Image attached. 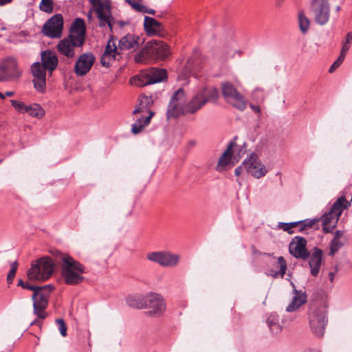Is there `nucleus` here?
I'll use <instances>...</instances> for the list:
<instances>
[{
    "label": "nucleus",
    "instance_id": "nucleus-1",
    "mask_svg": "<svg viewBox=\"0 0 352 352\" xmlns=\"http://www.w3.org/2000/svg\"><path fill=\"white\" fill-rule=\"evenodd\" d=\"M85 21L82 19L78 18L72 23L68 37L64 38L58 42V51L67 58L74 57L76 48L81 47L85 42Z\"/></svg>",
    "mask_w": 352,
    "mask_h": 352
},
{
    "label": "nucleus",
    "instance_id": "nucleus-2",
    "mask_svg": "<svg viewBox=\"0 0 352 352\" xmlns=\"http://www.w3.org/2000/svg\"><path fill=\"white\" fill-rule=\"evenodd\" d=\"M56 256L61 263V276L66 284L75 285L83 281L82 274L85 273L83 265L69 255L61 252H58Z\"/></svg>",
    "mask_w": 352,
    "mask_h": 352
},
{
    "label": "nucleus",
    "instance_id": "nucleus-3",
    "mask_svg": "<svg viewBox=\"0 0 352 352\" xmlns=\"http://www.w3.org/2000/svg\"><path fill=\"white\" fill-rule=\"evenodd\" d=\"M170 54L168 45L162 41L152 40L135 55L136 63H146L148 60H162Z\"/></svg>",
    "mask_w": 352,
    "mask_h": 352
},
{
    "label": "nucleus",
    "instance_id": "nucleus-4",
    "mask_svg": "<svg viewBox=\"0 0 352 352\" xmlns=\"http://www.w3.org/2000/svg\"><path fill=\"white\" fill-rule=\"evenodd\" d=\"M52 291L51 285L43 287H37L32 295L34 313L38 318L30 322V327H42L43 320L46 317L45 309L48 304V298Z\"/></svg>",
    "mask_w": 352,
    "mask_h": 352
},
{
    "label": "nucleus",
    "instance_id": "nucleus-5",
    "mask_svg": "<svg viewBox=\"0 0 352 352\" xmlns=\"http://www.w3.org/2000/svg\"><path fill=\"white\" fill-rule=\"evenodd\" d=\"M219 98V91L214 87H204L199 89L186 104V114H194L210 102H216Z\"/></svg>",
    "mask_w": 352,
    "mask_h": 352
},
{
    "label": "nucleus",
    "instance_id": "nucleus-6",
    "mask_svg": "<svg viewBox=\"0 0 352 352\" xmlns=\"http://www.w3.org/2000/svg\"><path fill=\"white\" fill-rule=\"evenodd\" d=\"M54 262L48 257L36 260L28 270L27 276L29 280L44 281L47 280L54 272Z\"/></svg>",
    "mask_w": 352,
    "mask_h": 352
},
{
    "label": "nucleus",
    "instance_id": "nucleus-7",
    "mask_svg": "<svg viewBox=\"0 0 352 352\" xmlns=\"http://www.w3.org/2000/svg\"><path fill=\"white\" fill-rule=\"evenodd\" d=\"M311 302L320 308V311L316 314L317 323L314 320L311 322V327L324 329L327 323L326 316L327 308L328 307L327 294L324 289H319L314 291L311 296Z\"/></svg>",
    "mask_w": 352,
    "mask_h": 352
},
{
    "label": "nucleus",
    "instance_id": "nucleus-8",
    "mask_svg": "<svg viewBox=\"0 0 352 352\" xmlns=\"http://www.w3.org/2000/svg\"><path fill=\"white\" fill-rule=\"evenodd\" d=\"M167 305L164 296L157 292H150L146 294L144 309L150 317L162 316L166 311Z\"/></svg>",
    "mask_w": 352,
    "mask_h": 352
},
{
    "label": "nucleus",
    "instance_id": "nucleus-9",
    "mask_svg": "<svg viewBox=\"0 0 352 352\" xmlns=\"http://www.w3.org/2000/svg\"><path fill=\"white\" fill-rule=\"evenodd\" d=\"M166 78V72L163 69L151 68L145 74L137 76L131 79V84L144 87L151 84L162 82Z\"/></svg>",
    "mask_w": 352,
    "mask_h": 352
},
{
    "label": "nucleus",
    "instance_id": "nucleus-10",
    "mask_svg": "<svg viewBox=\"0 0 352 352\" xmlns=\"http://www.w3.org/2000/svg\"><path fill=\"white\" fill-rule=\"evenodd\" d=\"M245 171L254 178L260 179L267 175L269 169L254 153L247 156L243 161Z\"/></svg>",
    "mask_w": 352,
    "mask_h": 352
},
{
    "label": "nucleus",
    "instance_id": "nucleus-11",
    "mask_svg": "<svg viewBox=\"0 0 352 352\" xmlns=\"http://www.w3.org/2000/svg\"><path fill=\"white\" fill-rule=\"evenodd\" d=\"M186 104L187 102L185 91L183 89H179L170 98L166 113L168 119L186 114Z\"/></svg>",
    "mask_w": 352,
    "mask_h": 352
},
{
    "label": "nucleus",
    "instance_id": "nucleus-12",
    "mask_svg": "<svg viewBox=\"0 0 352 352\" xmlns=\"http://www.w3.org/2000/svg\"><path fill=\"white\" fill-rule=\"evenodd\" d=\"M146 258L163 267H174L179 264L180 256L168 251H157L148 253Z\"/></svg>",
    "mask_w": 352,
    "mask_h": 352
},
{
    "label": "nucleus",
    "instance_id": "nucleus-13",
    "mask_svg": "<svg viewBox=\"0 0 352 352\" xmlns=\"http://www.w3.org/2000/svg\"><path fill=\"white\" fill-rule=\"evenodd\" d=\"M222 94L228 102L234 107L243 111L246 108V100L230 82H224L221 85Z\"/></svg>",
    "mask_w": 352,
    "mask_h": 352
},
{
    "label": "nucleus",
    "instance_id": "nucleus-14",
    "mask_svg": "<svg viewBox=\"0 0 352 352\" xmlns=\"http://www.w3.org/2000/svg\"><path fill=\"white\" fill-rule=\"evenodd\" d=\"M63 28V18L60 14H56L49 19L43 25L42 32L50 38H60Z\"/></svg>",
    "mask_w": 352,
    "mask_h": 352
},
{
    "label": "nucleus",
    "instance_id": "nucleus-15",
    "mask_svg": "<svg viewBox=\"0 0 352 352\" xmlns=\"http://www.w3.org/2000/svg\"><path fill=\"white\" fill-rule=\"evenodd\" d=\"M311 6L316 22L322 25L327 23L330 12L329 0H311Z\"/></svg>",
    "mask_w": 352,
    "mask_h": 352
},
{
    "label": "nucleus",
    "instance_id": "nucleus-16",
    "mask_svg": "<svg viewBox=\"0 0 352 352\" xmlns=\"http://www.w3.org/2000/svg\"><path fill=\"white\" fill-rule=\"evenodd\" d=\"M241 146H238L234 142H231L229 144L227 149L219 158L218 166L224 167L230 162L234 163L235 162H238L241 157Z\"/></svg>",
    "mask_w": 352,
    "mask_h": 352
},
{
    "label": "nucleus",
    "instance_id": "nucleus-17",
    "mask_svg": "<svg viewBox=\"0 0 352 352\" xmlns=\"http://www.w3.org/2000/svg\"><path fill=\"white\" fill-rule=\"evenodd\" d=\"M47 69L39 62L34 63L32 66V74L34 88L39 92H44L46 85Z\"/></svg>",
    "mask_w": 352,
    "mask_h": 352
},
{
    "label": "nucleus",
    "instance_id": "nucleus-18",
    "mask_svg": "<svg viewBox=\"0 0 352 352\" xmlns=\"http://www.w3.org/2000/svg\"><path fill=\"white\" fill-rule=\"evenodd\" d=\"M94 62L95 56L92 53L82 54L75 63V73L79 76H85L90 71Z\"/></svg>",
    "mask_w": 352,
    "mask_h": 352
},
{
    "label": "nucleus",
    "instance_id": "nucleus-19",
    "mask_svg": "<svg viewBox=\"0 0 352 352\" xmlns=\"http://www.w3.org/2000/svg\"><path fill=\"white\" fill-rule=\"evenodd\" d=\"M144 42V39L136 34H127L119 41V50L134 52Z\"/></svg>",
    "mask_w": 352,
    "mask_h": 352
},
{
    "label": "nucleus",
    "instance_id": "nucleus-20",
    "mask_svg": "<svg viewBox=\"0 0 352 352\" xmlns=\"http://www.w3.org/2000/svg\"><path fill=\"white\" fill-rule=\"evenodd\" d=\"M324 264V252L318 248H313L309 252V269L310 273L314 276H317L320 271L321 266Z\"/></svg>",
    "mask_w": 352,
    "mask_h": 352
},
{
    "label": "nucleus",
    "instance_id": "nucleus-21",
    "mask_svg": "<svg viewBox=\"0 0 352 352\" xmlns=\"http://www.w3.org/2000/svg\"><path fill=\"white\" fill-rule=\"evenodd\" d=\"M94 11L96 13L98 18L101 20L102 23H107L110 16V1L109 0H90Z\"/></svg>",
    "mask_w": 352,
    "mask_h": 352
},
{
    "label": "nucleus",
    "instance_id": "nucleus-22",
    "mask_svg": "<svg viewBox=\"0 0 352 352\" xmlns=\"http://www.w3.org/2000/svg\"><path fill=\"white\" fill-rule=\"evenodd\" d=\"M118 50L119 47H117L116 41L113 38L109 39L102 55L101 64L104 67H109L119 54Z\"/></svg>",
    "mask_w": 352,
    "mask_h": 352
},
{
    "label": "nucleus",
    "instance_id": "nucleus-23",
    "mask_svg": "<svg viewBox=\"0 0 352 352\" xmlns=\"http://www.w3.org/2000/svg\"><path fill=\"white\" fill-rule=\"evenodd\" d=\"M307 241L302 237L296 236L289 243V252L296 258L305 259L307 257Z\"/></svg>",
    "mask_w": 352,
    "mask_h": 352
},
{
    "label": "nucleus",
    "instance_id": "nucleus-24",
    "mask_svg": "<svg viewBox=\"0 0 352 352\" xmlns=\"http://www.w3.org/2000/svg\"><path fill=\"white\" fill-rule=\"evenodd\" d=\"M144 28L146 34L149 36L164 35V27L155 19L146 16L144 17Z\"/></svg>",
    "mask_w": 352,
    "mask_h": 352
},
{
    "label": "nucleus",
    "instance_id": "nucleus-25",
    "mask_svg": "<svg viewBox=\"0 0 352 352\" xmlns=\"http://www.w3.org/2000/svg\"><path fill=\"white\" fill-rule=\"evenodd\" d=\"M348 242V237L343 230H337L334 233L333 238L330 242V250L329 254L333 256L340 248Z\"/></svg>",
    "mask_w": 352,
    "mask_h": 352
},
{
    "label": "nucleus",
    "instance_id": "nucleus-26",
    "mask_svg": "<svg viewBox=\"0 0 352 352\" xmlns=\"http://www.w3.org/2000/svg\"><path fill=\"white\" fill-rule=\"evenodd\" d=\"M41 65L50 72V74L56 68L58 63L57 55L50 50L43 51L41 53Z\"/></svg>",
    "mask_w": 352,
    "mask_h": 352
},
{
    "label": "nucleus",
    "instance_id": "nucleus-27",
    "mask_svg": "<svg viewBox=\"0 0 352 352\" xmlns=\"http://www.w3.org/2000/svg\"><path fill=\"white\" fill-rule=\"evenodd\" d=\"M287 263L283 256H279L273 264L272 268L268 270V275L274 278H283L285 274Z\"/></svg>",
    "mask_w": 352,
    "mask_h": 352
},
{
    "label": "nucleus",
    "instance_id": "nucleus-28",
    "mask_svg": "<svg viewBox=\"0 0 352 352\" xmlns=\"http://www.w3.org/2000/svg\"><path fill=\"white\" fill-rule=\"evenodd\" d=\"M307 226L308 223H307V221L303 220L290 223H279L278 228L288 232L289 234H292L294 232L292 229L298 228L299 231H302Z\"/></svg>",
    "mask_w": 352,
    "mask_h": 352
},
{
    "label": "nucleus",
    "instance_id": "nucleus-29",
    "mask_svg": "<svg viewBox=\"0 0 352 352\" xmlns=\"http://www.w3.org/2000/svg\"><path fill=\"white\" fill-rule=\"evenodd\" d=\"M16 61L14 58H9L6 59L1 66V69L6 76H12L16 74Z\"/></svg>",
    "mask_w": 352,
    "mask_h": 352
},
{
    "label": "nucleus",
    "instance_id": "nucleus-30",
    "mask_svg": "<svg viewBox=\"0 0 352 352\" xmlns=\"http://www.w3.org/2000/svg\"><path fill=\"white\" fill-rule=\"evenodd\" d=\"M149 115L145 118H138L137 121L132 125L131 131L133 134H138L140 133L143 128L147 126L151 121V118L154 115L152 111H148Z\"/></svg>",
    "mask_w": 352,
    "mask_h": 352
},
{
    "label": "nucleus",
    "instance_id": "nucleus-31",
    "mask_svg": "<svg viewBox=\"0 0 352 352\" xmlns=\"http://www.w3.org/2000/svg\"><path fill=\"white\" fill-rule=\"evenodd\" d=\"M127 303L132 307L138 309H144L146 303V294L143 295H137L129 297L127 299Z\"/></svg>",
    "mask_w": 352,
    "mask_h": 352
},
{
    "label": "nucleus",
    "instance_id": "nucleus-32",
    "mask_svg": "<svg viewBox=\"0 0 352 352\" xmlns=\"http://www.w3.org/2000/svg\"><path fill=\"white\" fill-rule=\"evenodd\" d=\"M297 21L300 32L302 34H307L308 32V18L305 10H298L297 14Z\"/></svg>",
    "mask_w": 352,
    "mask_h": 352
},
{
    "label": "nucleus",
    "instance_id": "nucleus-33",
    "mask_svg": "<svg viewBox=\"0 0 352 352\" xmlns=\"http://www.w3.org/2000/svg\"><path fill=\"white\" fill-rule=\"evenodd\" d=\"M306 302V296L303 294H297L293 298L292 302L287 307L288 312L294 311Z\"/></svg>",
    "mask_w": 352,
    "mask_h": 352
},
{
    "label": "nucleus",
    "instance_id": "nucleus-34",
    "mask_svg": "<svg viewBox=\"0 0 352 352\" xmlns=\"http://www.w3.org/2000/svg\"><path fill=\"white\" fill-rule=\"evenodd\" d=\"M25 113H28L32 117L41 118L45 115V110L37 104H32L27 105V111H25Z\"/></svg>",
    "mask_w": 352,
    "mask_h": 352
},
{
    "label": "nucleus",
    "instance_id": "nucleus-35",
    "mask_svg": "<svg viewBox=\"0 0 352 352\" xmlns=\"http://www.w3.org/2000/svg\"><path fill=\"white\" fill-rule=\"evenodd\" d=\"M135 10L142 13H148L155 14V11L153 9L148 8L146 6L136 2L134 0H125Z\"/></svg>",
    "mask_w": 352,
    "mask_h": 352
},
{
    "label": "nucleus",
    "instance_id": "nucleus-36",
    "mask_svg": "<svg viewBox=\"0 0 352 352\" xmlns=\"http://www.w3.org/2000/svg\"><path fill=\"white\" fill-rule=\"evenodd\" d=\"M150 102V98L147 96H142L140 98L139 105L133 111L134 115L139 113L147 112V104Z\"/></svg>",
    "mask_w": 352,
    "mask_h": 352
},
{
    "label": "nucleus",
    "instance_id": "nucleus-37",
    "mask_svg": "<svg viewBox=\"0 0 352 352\" xmlns=\"http://www.w3.org/2000/svg\"><path fill=\"white\" fill-rule=\"evenodd\" d=\"M39 8L41 11L46 13H52L54 10V1L53 0H41Z\"/></svg>",
    "mask_w": 352,
    "mask_h": 352
},
{
    "label": "nucleus",
    "instance_id": "nucleus-38",
    "mask_svg": "<svg viewBox=\"0 0 352 352\" xmlns=\"http://www.w3.org/2000/svg\"><path fill=\"white\" fill-rule=\"evenodd\" d=\"M98 19L100 20V26H104V25H107L111 30H112V29L116 25H118L120 28H122L127 23L126 22H124L122 21H113V19L111 18V12H110V16L108 19L109 21L107 23H102L101 20L99 18H98Z\"/></svg>",
    "mask_w": 352,
    "mask_h": 352
},
{
    "label": "nucleus",
    "instance_id": "nucleus-39",
    "mask_svg": "<svg viewBox=\"0 0 352 352\" xmlns=\"http://www.w3.org/2000/svg\"><path fill=\"white\" fill-rule=\"evenodd\" d=\"M352 43V32H349L347 33L346 36V40L342 44V47L341 49L340 53L345 55L349 50L351 47V44Z\"/></svg>",
    "mask_w": 352,
    "mask_h": 352
},
{
    "label": "nucleus",
    "instance_id": "nucleus-40",
    "mask_svg": "<svg viewBox=\"0 0 352 352\" xmlns=\"http://www.w3.org/2000/svg\"><path fill=\"white\" fill-rule=\"evenodd\" d=\"M10 102L12 105L14 107V108L21 113H25V111H27V105L22 102L15 100H11Z\"/></svg>",
    "mask_w": 352,
    "mask_h": 352
},
{
    "label": "nucleus",
    "instance_id": "nucleus-41",
    "mask_svg": "<svg viewBox=\"0 0 352 352\" xmlns=\"http://www.w3.org/2000/svg\"><path fill=\"white\" fill-rule=\"evenodd\" d=\"M339 269H338V266L336 265L335 266H333V267H331L329 271L327 272V276H325L324 274H323V277H324V279H325L326 278H328L329 280V281L333 283V280H334V277H335V275L338 273Z\"/></svg>",
    "mask_w": 352,
    "mask_h": 352
},
{
    "label": "nucleus",
    "instance_id": "nucleus-42",
    "mask_svg": "<svg viewBox=\"0 0 352 352\" xmlns=\"http://www.w3.org/2000/svg\"><path fill=\"white\" fill-rule=\"evenodd\" d=\"M344 58H345V55L340 53L338 59L330 67L329 72L330 73H333L343 63Z\"/></svg>",
    "mask_w": 352,
    "mask_h": 352
},
{
    "label": "nucleus",
    "instance_id": "nucleus-43",
    "mask_svg": "<svg viewBox=\"0 0 352 352\" xmlns=\"http://www.w3.org/2000/svg\"><path fill=\"white\" fill-rule=\"evenodd\" d=\"M17 265H18V263L16 261H14L11 264V268H10V272L8 273V274L7 276V280H8V283H11L12 282V280L15 276V274H16V272L17 270Z\"/></svg>",
    "mask_w": 352,
    "mask_h": 352
},
{
    "label": "nucleus",
    "instance_id": "nucleus-44",
    "mask_svg": "<svg viewBox=\"0 0 352 352\" xmlns=\"http://www.w3.org/2000/svg\"><path fill=\"white\" fill-rule=\"evenodd\" d=\"M56 324L58 330H67V327L62 318H58L56 320Z\"/></svg>",
    "mask_w": 352,
    "mask_h": 352
},
{
    "label": "nucleus",
    "instance_id": "nucleus-45",
    "mask_svg": "<svg viewBox=\"0 0 352 352\" xmlns=\"http://www.w3.org/2000/svg\"><path fill=\"white\" fill-rule=\"evenodd\" d=\"M18 285L21 286L24 289H28L29 290L34 291L37 287H35L32 285L29 284L28 283H24L23 280H20L18 283Z\"/></svg>",
    "mask_w": 352,
    "mask_h": 352
},
{
    "label": "nucleus",
    "instance_id": "nucleus-46",
    "mask_svg": "<svg viewBox=\"0 0 352 352\" xmlns=\"http://www.w3.org/2000/svg\"><path fill=\"white\" fill-rule=\"evenodd\" d=\"M226 54V58H232L234 57L235 54L238 52L236 50L231 49L230 47L228 50H225L224 51Z\"/></svg>",
    "mask_w": 352,
    "mask_h": 352
},
{
    "label": "nucleus",
    "instance_id": "nucleus-47",
    "mask_svg": "<svg viewBox=\"0 0 352 352\" xmlns=\"http://www.w3.org/2000/svg\"><path fill=\"white\" fill-rule=\"evenodd\" d=\"M251 109L255 112L256 113H257L258 115H261V107L260 106L258 105H254V104H250V105Z\"/></svg>",
    "mask_w": 352,
    "mask_h": 352
},
{
    "label": "nucleus",
    "instance_id": "nucleus-48",
    "mask_svg": "<svg viewBox=\"0 0 352 352\" xmlns=\"http://www.w3.org/2000/svg\"><path fill=\"white\" fill-rule=\"evenodd\" d=\"M243 171H245V166H243V162L241 164V165L239 167H237L235 170V175L239 176L240 175Z\"/></svg>",
    "mask_w": 352,
    "mask_h": 352
},
{
    "label": "nucleus",
    "instance_id": "nucleus-49",
    "mask_svg": "<svg viewBox=\"0 0 352 352\" xmlns=\"http://www.w3.org/2000/svg\"><path fill=\"white\" fill-rule=\"evenodd\" d=\"M12 0H0V6H3L5 4L9 3Z\"/></svg>",
    "mask_w": 352,
    "mask_h": 352
},
{
    "label": "nucleus",
    "instance_id": "nucleus-50",
    "mask_svg": "<svg viewBox=\"0 0 352 352\" xmlns=\"http://www.w3.org/2000/svg\"><path fill=\"white\" fill-rule=\"evenodd\" d=\"M284 1L285 0H276V6L280 7L283 5Z\"/></svg>",
    "mask_w": 352,
    "mask_h": 352
},
{
    "label": "nucleus",
    "instance_id": "nucleus-51",
    "mask_svg": "<svg viewBox=\"0 0 352 352\" xmlns=\"http://www.w3.org/2000/svg\"><path fill=\"white\" fill-rule=\"evenodd\" d=\"M6 96H12L14 95L13 91H6L5 94H3Z\"/></svg>",
    "mask_w": 352,
    "mask_h": 352
},
{
    "label": "nucleus",
    "instance_id": "nucleus-52",
    "mask_svg": "<svg viewBox=\"0 0 352 352\" xmlns=\"http://www.w3.org/2000/svg\"><path fill=\"white\" fill-rule=\"evenodd\" d=\"M254 92H256V91H262L263 92L264 91V89L263 88H261V87H256L254 91Z\"/></svg>",
    "mask_w": 352,
    "mask_h": 352
},
{
    "label": "nucleus",
    "instance_id": "nucleus-53",
    "mask_svg": "<svg viewBox=\"0 0 352 352\" xmlns=\"http://www.w3.org/2000/svg\"><path fill=\"white\" fill-rule=\"evenodd\" d=\"M62 336L65 337L67 335V331H60Z\"/></svg>",
    "mask_w": 352,
    "mask_h": 352
},
{
    "label": "nucleus",
    "instance_id": "nucleus-54",
    "mask_svg": "<svg viewBox=\"0 0 352 352\" xmlns=\"http://www.w3.org/2000/svg\"><path fill=\"white\" fill-rule=\"evenodd\" d=\"M4 98H5V96L0 92V99H4Z\"/></svg>",
    "mask_w": 352,
    "mask_h": 352
},
{
    "label": "nucleus",
    "instance_id": "nucleus-55",
    "mask_svg": "<svg viewBox=\"0 0 352 352\" xmlns=\"http://www.w3.org/2000/svg\"><path fill=\"white\" fill-rule=\"evenodd\" d=\"M340 10V6H337V8H336V10H337V11H339Z\"/></svg>",
    "mask_w": 352,
    "mask_h": 352
},
{
    "label": "nucleus",
    "instance_id": "nucleus-56",
    "mask_svg": "<svg viewBox=\"0 0 352 352\" xmlns=\"http://www.w3.org/2000/svg\"><path fill=\"white\" fill-rule=\"evenodd\" d=\"M88 17H89V19H91V14H90V13L88 14Z\"/></svg>",
    "mask_w": 352,
    "mask_h": 352
},
{
    "label": "nucleus",
    "instance_id": "nucleus-57",
    "mask_svg": "<svg viewBox=\"0 0 352 352\" xmlns=\"http://www.w3.org/2000/svg\"><path fill=\"white\" fill-rule=\"evenodd\" d=\"M190 144H191V145H194L195 144V142H191Z\"/></svg>",
    "mask_w": 352,
    "mask_h": 352
}]
</instances>
